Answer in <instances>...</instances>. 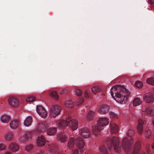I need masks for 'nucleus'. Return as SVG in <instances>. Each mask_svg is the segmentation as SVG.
Returning <instances> with one entry per match:
<instances>
[{"label": "nucleus", "mask_w": 154, "mask_h": 154, "mask_svg": "<svg viewBox=\"0 0 154 154\" xmlns=\"http://www.w3.org/2000/svg\"><path fill=\"white\" fill-rule=\"evenodd\" d=\"M134 141V138L131 137L129 139L126 137H124L122 140L121 146H119V140L117 137H113L112 139L111 143L107 142V144L109 148L112 145H113V148L115 151L118 153L120 151L121 148L122 147L125 152L127 154L131 152V145Z\"/></svg>", "instance_id": "1"}, {"label": "nucleus", "mask_w": 154, "mask_h": 154, "mask_svg": "<svg viewBox=\"0 0 154 154\" xmlns=\"http://www.w3.org/2000/svg\"><path fill=\"white\" fill-rule=\"evenodd\" d=\"M110 92L114 99L119 103H122L125 99H126L128 95L126 89L119 85L112 87Z\"/></svg>", "instance_id": "2"}, {"label": "nucleus", "mask_w": 154, "mask_h": 154, "mask_svg": "<svg viewBox=\"0 0 154 154\" xmlns=\"http://www.w3.org/2000/svg\"><path fill=\"white\" fill-rule=\"evenodd\" d=\"M79 134L80 135L75 138V144L76 147L81 149V152L83 151V148L85 143L82 138H87L90 135L89 129L87 127H83L79 129Z\"/></svg>", "instance_id": "3"}, {"label": "nucleus", "mask_w": 154, "mask_h": 154, "mask_svg": "<svg viewBox=\"0 0 154 154\" xmlns=\"http://www.w3.org/2000/svg\"><path fill=\"white\" fill-rule=\"evenodd\" d=\"M109 123L108 119L107 118H100L97 121V123L92 126V132L93 134L95 135H99L101 131Z\"/></svg>", "instance_id": "4"}, {"label": "nucleus", "mask_w": 154, "mask_h": 154, "mask_svg": "<svg viewBox=\"0 0 154 154\" xmlns=\"http://www.w3.org/2000/svg\"><path fill=\"white\" fill-rule=\"evenodd\" d=\"M49 127L48 123L45 121H40L37 123L35 129L37 134H41L45 132Z\"/></svg>", "instance_id": "5"}, {"label": "nucleus", "mask_w": 154, "mask_h": 154, "mask_svg": "<svg viewBox=\"0 0 154 154\" xmlns=\"http://www.w3.org/2000/svg\"><path fill=\"white\" fill-rule=\"evenodd\" d=\"M61 107L58 105H53L49 111V115L51 118H55L60 113Z\"/></svg>", "instance_id": "6"}, {"label": "nucleus", "mask_w": 154, "mask_h": 154, "mask_svg": "<svg viewBox=\"0 0 154 154\" xmlns=\"http://www.w3.org/2000/svg\"><path fill=\"white\" fill-rule=\"evenodd\" d=\"M143 101L146 103H152L154 102V94L152 92L145 94L143 97Z\"/></svg>", "instance_id": "7"}, {"label": "nucleus", "mask_w": 154, "mask_h": 154, "mask_svg": "<svg viewBox=\"0 0 154 154\" xmlns=\"http://www.w3.org/2000/svg\"><path fill=\"white\" fill-rule=\"evenodd\" d=\"M36 110L39 116L43 119H45L48 116V112L44 107L41 106H37Z\"/></svg>", "instance_id": "8"}, {"label": "nucleus", "mask_w": 154, "mask_h": 154, "mask_svg": "<svg viewBox=\"0 0 154 154\" xmlns=\"http://www.w3.org/2000/svg\"><path fill=\"white\" fill-rule=\"evenodd\" d=\"M140 144L139 141H137L135 143L133 150V153L131 154H138L140 151ZM150 152V149H146L147 154H149ZM140 154H146L144 152H142Z\"/></svg>", "instance_id": "9"}, {"label": "nucleus", "mask_w": 154, "mask_h": 154, "mask_svg": "<svg viewBox=\"0 0 154 154\" xmlns=\"http://www.w3.org/2000/svg\"><path fill=\"white\" fill-rule=\"evenodd\" d=\"M68 126L71 127L73 131L77 129L78 127V122L75 119H72L71 117L68 118Z\"/></svg>", "instance_id": "10"}, {"label": "nucleus", "mask_w": 154, "mask_h": 154, "mask_svg": "<svg viewBox=\"0 0 154 154\" xmlns=\"http://www.w3.org/2000/svg\"><path fill=\"white\" fill-rule=\"evenodd\" d=\"M8 102L9 104L11 107H16L19 104V100L16 97H11L8 98Z\"/></svg>", "instance_id": "11"}, {"label": "nucleus", "mask_w": 154, "mask_h": 154, "mask_svg": "<svg viewBox=\"0 0 154 154\" xmlns=\"http://www.w3.org/2000/svg\"><path fill=\"white\" fill-rule=\"evenodd\" d=\"M142 110L141 113L142 115L148 116H154V110L151 107L142 108Z\"/></svg>", "instance_id": "12"}, {"label": "nucleus", "mask_w": 154, "mask_h": 154, "mask_svg": "<svg viewBox=\"0 0 154 154\" xmlns=\"http://www.w3.org/2000/svg\"><path fill=\"white\" fill-rule=\"evenodd\" d=\"M68 118L66 119H61L58 121L57 123V125L58 128L63 129L66 127L68 126Z\"/></svg>", "instance_id": "13"}, {"label": "nucleus", "mask_w": 154, "mask_h": 154, "mask_svg": "<svg viewBox=\"0 0 154 154\" xmlns=\"http://www.w3.org/2000/svg\"><path fill=\"white\" fill-rule=\"evenodd\" d=\"M144 123V121L142 119H139L138 120V124L137 126V132L141 134L143 130V125Z\"/></svg>", "instance_id": "14"}, {"label": "nucleus", "mask_w": 154, "mask_h": 154, "mask_svg": "<svg viewBox=\"0 0 154 154\" xmlns=\"http://www.w3.org/2000/svg\"><path fill=\"white\" fill-rule=\"evenodd\" d=\"M46 141V139L43 135L38 136L37 140V146L38 147L43 146L45 145Z\"/></svg>", "instance_id": "15"}, {"label": "nucleus", "mask_w": 154, "mask_h": 154, "mask_svg": "<svg viewBox=\"0 0 154 154\" xmlns=\"http://www.w3.org/2000/svg\"><path fill=\"white\" fill-rule=\"evenodd\" d=\"M67 135L64 133H59L57 135V139L60 142L63 143L66 142L67 140Z\"/></svg>", "instance_id": "16"}, {"label": "nucleus", "mask_w": 154, "mask_h": 154, "mask_svg": "<svg viewBox=\"0 0 154 154\" xmlns=\"http://www.w3.org/2000/svg\"><path fill=\"white\" fill-rule=\"evenodd\" d=\"M109 109V107L106 105H103L100 106L99 108L98 112L102 114H105L108 111Z\"/></svg>", "instance_id": "17"}, {"label": "nucleus", "mask_w": 154, "mask_h": 154, "mask_svg": "<svg viewBox=\"0 0 154 154\" xmlns=\"http://www.w3.org/2000/svg\"><path fill=\"white\" fill-rule=\"evenodd\" d=\"M14 138L13 133L11 132L5 133L3 136V139L5 141H9L12 140Z\"/></svg>", "instance_id": "18"}, {"label": "nucleus", "mask_w": 154, "mask_h": 154, "mask_svg": "<svg viewBox=\"0 0 154 154\" xmlns=\"http://www.w3.org/2000/svg\"><path fill=\"white\" fill-rule=\"evenodd\" d=\"M9 149L13 152H15L19 149V147L18 145L15 143H11L9 145Z\"/></svg>", "instance_id": "19"}, {"label": "nucleus", "mask_w": 154, "mask_h": 154, "mask_svg": "<svg viewBox=\"0 0 154 154\" xmlns=\"http://www.w3.org/2000/svg\"><path fill=\"white\" fill-rule=\"evenodd\" d=\"M111 133H116L118 131L119 127L118 125L114 123H111L110 125Z\"/></svg>", "instance_id": "20"}, {"label": "nucleus", "mask_w": 154, "mask_h": 154, "mask_svg": "<svg viewBox=\"0 0 154 154\" xmlns=\"http://www.w3.org/2000/svg\"><path fill=\"white\" fill-rule=\"evenodd\" d=\"M19 123V122L18 120L14 119L10 123L9 126L11 129H15L17 128Z\"/></svg>", "instance_id": "21"}, {"label": "nucleus", "mask_w": 154, "mask_h": 154, "mask_svg": "<svg viewBox=\"0 0 154 154\" xmlns=\"http://www.w3.org/2000/svg\"><path fill=\"white\" fill-rule=\"evenodd\" d=\"M75 139L73 137H70L68 140L67 144V146L68 148L71 149L73 148L74 146Z\"/></svg>", "instance_id": "22"}, {"label": "nucleus", "mask_w": 154, "mask_h": 154, "mask_svg": "<svg viewBox=\"0 0 154 154\" xmlns=\"http://www.w3.org/2000/svg\"><path fill=\"white\" fill-rule=\"evenodd\" d=\"M48 135H55L57 132V128L53 126L50 127L47 129Z\"/></svg>", "instance_id": "23"}, {"label": "nucleus", "mask_w": 154, "mask_h": 154, "mask_svg": "<svg viewBox=\"0 0 154 154\" xmlns=\"http://www.w3.org/2000/svg\"><path fill=\"white\" fill-rule=\"evenodd\" d=\"M32 134V132H26V134H24V136H21L19 138V141L21 143H24L25 142L24 139H23V137L26 138H31Z\"/></svg>", "instance_id": "24"}, {"label": "nucleus", "mask_w": 154, "mask_h": 154, "mask_svg": "<svg viewBox=\"0 0 154 154\" xmlns=\"http://www.w3.org/2000/svg\"><path fill=\"white\" fill-rule=\"evenodd\" d=\"M32 117L31 116H27L25 119L23 124L26 127H28L32 123Z\"/></svg>", "instance_id": "25"}, {"label": "nucleus", "mask_w": 154, "mask_h": 154, "mask_svg": "<svg viewBox=\"0 0 154 154\" xmlns=\"http://www.w3.org/2000/svg\"><path fill=\"white\" fill-rule=\"evenodd\" d=\"M10 119V116L8 115L4 114L1 116L0 120L3 123H6L8 122Z\"/></svg>", "instance_id": "26"}, {"label": "nucleus", "mask_w": 154, "mask_h": 154, "mask_svg": "<svg viewBox=\"0 0 154 154\" xmlns=\"http://www.w3.org/2000/svg\"><path fill=\"white\" fill-rule=\"evenodd\" d=\"M95 112L94 111H90L87 116L86 119L88 121H91L93 119L95 115Z\"/></svg>", "instance_id": "27"}, {"label": "nucleus", "mask_w": 154, "mask_h": 154, "mask_svg": "<svg viewBox=\"0 0 154 154\" xmlns=\"http://www.w3.org/2000/svg\"><path fill=\"white\" fill-rule=\"evenodd\" d=\"M91 90L93 93L95 94L101 90V88L99 86L96 85L91 88Z\"/></svg>", "instance_id": "28"}, {"label": "nucleus", "mask_w": 154, "mask_h": 154, "mask_svg": "<svg viewBox=\"0 0 154 154\" xmlns=\"http://www.w3.org/2000/svg\"><path fill=\"white\" fill-rule=\"evenodd\" d=\"M146 83L151 85H154V77H150L147 78L146 80Z\"/></svg>", "instance_id": "29"}, {"label": "nucleus", "mask_w": 154, "mask_h": 154, "mask_svg": "<svg viewBox=\"0 0 154 154\" xmlns=\"http://www.w3.org/2000/svg\"><path fill=\"white\" fill-rule=\"evenodd\" d=\"M141 101L138 97L135 98L133 100V104L134 106H137L141 104Z\"/></svg>", "instance_id": "30"}, {"label": "nucleus", "mask_w": 154, "mask_h": 154, "mask_svg": "<svg viewBox=\"0 0 154 154\" xmlns=\"http://www.w3.org/2000/svg\"><path fill=\"white\" fill-rule=\"evenodd\" d=\"M50 96L56 100H57L59 99V97L56 91H53L50 94Z\"/></svg>", "instance_id": "31"}, {"label": "nucleus", "mask_w": 154, "mask_h": 154, "mask_svg": "<svg viewBox=\"0 0 154 154\" xmlns=\"http://www.w3.org/2000/svg\"><path fill=\"white\" fill-rule=\"evenodd\" d=\"M144 134L146 137H149L151 134V133L149 128H146L145 130Z\"/></svg>", "instance_id": "32"}, {"label": "nucleus", "mask_w": 154, "mask_h": 154, "mask_svg": "<svg viewBox=\"0 0 154 154\" xmlns=\"http://www.w3.org/2000/svg\"><path fill=\"white\" fill-rule=\"evenodd\" d=\"M135 86L138 88H141L143 86L142 83L140 81H136L134 84Z\"/></svg>", "instance_id": "33"}, {"label": "nucleus", "mask_w": 154, "mask_h": 154, "mask_svg": "<svg viewBox=\"0 0 154 154\" xmlns=\"http://www.w3.org/2000/svg\"><path fill=\"white\" fill-rule=\"evenodd\" d=\"M73 103L71 100H68L66 101L65 105L66 106L69 107H71L73 106Z\"/></svg>", "instance_id": "34"}, {"label": "nucleus", "mask_w": 154, "mask_h": 154, "mask_svg": "<svg viewBox=\"0 0 154 154\" xmlns=\"http://www.w3.org/2000/svg\"><path fill=\"white\" fill-rule=\"evenodd\" d=\"M57 150V147L54 145L51 146L50 148V150L52 153H54Z\"/></svg>", "instance_id": "35"}, {"label": "nucleus", "mask_w": 154, "mask_h": 154, "mask_svg": "<svg viewBox=\"0 0 154 154\" xmlns=\"http://www.w3.org/2000/svg\"><path fill=\"white\" fill-rule=\"evenodd\" d=\"M33 148V146L32 144H29L26 146L25 150L27 151H31Z\"/></svg>", "instance_id": "36"}, {"label": "nucleus", "mask_w": 154, "mask_h": 154, "mask_svg": "<svg viewBox=\"0 0 154 154\" xmlns=\"http://www.w3.org/2000/svg\"><path fill=\"white\" fill-rule=\"evenodd\" d=\"M134 134V132L133 130L131 129H129L126 133V135L130 136L133 135Z\"/></svg>", "instance_id": "37"}, {"label": "nucleus", "mask_w": 154, "mask_h": 154, "mask_svg": "<svg viewBox=\"0 0 154 154\" xmlns=\"http://www.w3.org/2000/svg\"><path fill=\"white\" fill-rule=\"evenodd\" d=\"M100 151L104 153V154H108L106 148L103 146H100Z\"/></svg>", "instance_id": "38"}, {"label": "nucleus", "mask_w": 154, "mask_h": 154, "mask_svg": "<svg viewBox=\"0 0 154 154\" xmlns=\"http://www.w3.org/2000/svg\"><path fill=\"white\" fill-rule=\"evenodd\" d=\"M35 97L32 96H30L27 97L26 99L27 102H31L35 100Z\"/></svg>", "instance_id": "39"}, {"label": "nucleus", "mask_w": 154, "mask_h": 154, "mask_svg": "<svg viewBox=\"0 0 154 154\" xmlns=\"http://www.w3.org/2000/svg\"><path fill=\"white\" fill-rule=\"evenodd\" d=\"M84 101V99L83 98H79V99H78L76 100L77 105L78 106L80 105Z\"/></svg>", "instance_id": "40"}, {"label": "nucleus", "mask_w": 154, "mask_h": 154, "mask_svg": "<svg viewBox=\"0 0 154 154\" xmlns=\"http://www.w3.org/2000/svg\"><path fill=\"white\" fill-rule=\"evenodd\" d=\"M110 117L111 118H116L117 117V115L113 112H110L109 113Z\"/></svg>", "instance_id": "41"}, {"label": "nucleus", "mask_w": 154, "mask_h": 154, "mask_svg": "<svg viewBox=\"0 0 154 154\" xmlns=\"http://www.w3.org/2000/svg\"><path fill=\"white\" fill-rule=\"evenodd\" d=\"M75 94L78 96H80L82 94V91L80 89H75L74 91Z\"/></svg>", "instance_id": "42"}, {"label": "nucleus", "mask_w": 154, "mask_h": 154, "mask_svg": "<svg viewBox=\"0 0 154 154\" xmlns=\"http://www.w3.org/2000/svg\"><path fill=\"white\" fill-rule=\"evenodd\" d=\"M5 145L4 143H0V150H3L5 149Z\"/></svg>", "instance_id": "43"}, {"label": "nucleus", "mask_w": 154, "mask_h": 154, "mask_svg": "<svg viewBox=\"0 0 154 154\" xmlns=\"http://www.w3.org/2000/svg\"><path fill=\"white\" fill-rule=\"evenodd\" d=\"M72 154H79L78 150L77 149L72 150Z\"/></svg>", "instance_id": "44"}, {"label": "nucleus", "mask_w": 154, "mask_h": 154, "mask_svg": "<svg viewBox=\"0 0 154 154\" xmlns=\"http://www.w3.org/2000/svg\"><path fill=\"white\" fill-rule=\"evenodd\" d=\"M85 97L86 98H88L89 97L88 92L87 91H86L85 92Z\"/></svg>", "instance_id": "45"}, {"label": "nucleus", "mask_w": 154, "mask_h": 154, "mask_svg": "<svg viewBox=\"0 0 154 154\" xmlns=\"http://www.w3.org/2000/svg\"><path fill=\"white\" fill-rule=\"evenodd\" d=\"M66 93V90H61L60 92V94H63L64 93Z\"/></svg>", "instance_id": "46"}, {"label": "nucleus", "mask_w": 154, "mask_h": 154, "mask_svg": "<svg viewBox=\"0 0 154 154\" xmlns=\"http://www.w3.org/2000/svg\"><path fill=\"white\" fill-rule=\"evenodd\" d=\"M5 154H11V153L10 152L7 151L5 152Z\"/></svg>", "instance_id": "47"}, {"label": "nucleus", "mask_w": 154, "mask_h": 154, "mask_svg": "<svg viewBox=\"0 0 154 154\" xmlns=\"http://www.w3.org/2000/svg\"><path fill=\"white\" fill-rule=\"evenodd\" d=\"M148 2L149 3H150V4H152V1L151 0H149L148 1Z\"/></svg>", "instance_id": "48"}, {"label": "nucleus", "mask_w": 154, "mask_h": 154, "mask_svg": "<svg viewBox=\"0 0 154 154\" xmlns=\"http://www.w3.org/2000/svg\"><path fill=\"white\" fill-rule=\"evenodd\" d=\"M152 122L153 124V125L154 126V118L152 119Z\"/></svg>", "instance_id": "49"}, {"label": "nucleus", "mask_w": 154, "mask_h": 154, "mask_svg": "<svg viewBox=\"0 0 154 154\" xmlns=\"http://www.w3.org/2000/svg\"><path fill=\"white\" fill-rule=\"evenodd\" d=\"M57 154H63L62 152H59L57 153Z\"/></svg>", "instance_id": "50"}]
</instances>
